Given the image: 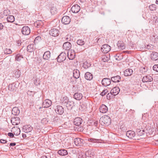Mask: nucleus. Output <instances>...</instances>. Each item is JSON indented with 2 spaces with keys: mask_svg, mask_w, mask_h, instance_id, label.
I'll return each mask as SVG.
<instances>
[{
  "mask_svg": "<svg viewBox=\"0 0 158 158\" xmlns=\"http://www.w3.org/2000/svg\"><path fill=\"white\" fill-rule=\"evenodd\" d=\"M66 55L65 53L64 52L61 53L57 58V62H61L63 61L66 59Z\"/></svg>",
  "mask_w": 158,
  "mask_h": 158,
  "instance_id": "obj_3",
  "label": "nucleus"
},
{
  "mask_svg": "<svg viewBox=\"0 0 158 158\" xmlns=\"http://www.w3.org/2000/svg\"><path fill=\"white\" fill-rule=\"evenodd\" d=\"M66 40L70 41L73 38V37L70 35H67L64 38Z\"/></svg>",
  "mask_w": 158,
  "mask_h": 158,
  "instance_id": "obj_49",
  "label": "nucleus"
},
{
  "mask_svg": "<svg viewBox=\"0 0 158 158\" xmlns=\"http://www.w3.org/2000/svg\"><path fill=\"white\" fill-rule=\"evenodd\" d=\"M136 132L138 135L140 136L142 135L145 133V131L144 130H141L140 129H137Z\"/></svg>",
  "mask_w": 158,
  "mask_h": 158,
  "instance_id": "obj_37",
  "label": "nucleus"
},
{
  "mask_svg": "<svg viewBox=\"0 0 158 158\" xmlns=\"http://www.w3.org/2000/svg\"><path fill=\"white\" fill-rule=\"evenodd\" d=\"M80 76L79 71L77 69H74L73 71V76L75 78L77 79Z\"/></svg>",
  "mask_w": 158,
  "mask_h": 158,
  "instance_id": "obj_31",
  "label": "nucleus"
},
{
  "mask_svg": "<svg viewBox=\"0 0 158 158\" xmlns=\"http://www.w3.org/2000/svg\"><path fill=\"white\" fill-rule=\"evenodd\" d=\"M110 49L111 47L107 44L103 45L101 48V51L105 53L109 52Z\"/></svg>",
  "mask_w": 158,
  "mask_h": 158,
  "instance_id": "obj_4",
  "label": "nucleus"
},
{
  "mask_svg": "<svg viewBox=\"0 0 158 158\" xmlns=\"http://www.w3.org/2000/svg\"><path fill=\"white\" fill-rule=\"evenodd\" d=\"M22 32L23 34L27 35L30 33V30L27 26H24L22 29Z\"/></svg>",
  "mask_w": 158,
  "mask_h": 158,
  "instance_id": "obj_8",
  "label": "nucleus"
},
{
  "mask_svg": "<svg viewBox=\"0 0 158 158\" xmlns=\"http://www.w3.org/2000/svg\"><path fill=\"white\" fill-rule=\"evenodd\" d=\"M62 101L63 103L65 105L68 102L69 100L68 98L67 97H65L63 98Z\"/></svg>",
  "mask_w": 158,
  "mask_h": 158,
  "instance_id": "obj_48",
  "label": "nucleus"
},
{
  "mask_svg": "<svg viewBox=\"0 0 158 158\" xmlns=\"http://www.w3.org/2000/svg\"><path fill=\"white\" fill-rule=\"evenodd\" d=\"M34 49V45L33 44H31L28 45L27 48V51L30 52H32Z\"/></svg>",
  "mask_w": 158,
  "mask_h": 158,
  "instance_id": "obj_38",
  "label": "nucleus"
},
{
  "mask_svg": "<svg viewBox=\"0 0 158 158\" xmlns=\"http://www.w3.org/2000/svg\"><path fill=\"white\" fill-rule=\"evenodd\" d=\"M71 44L68 42L64 43L63 45V49L67 50H69L71 48Z\"/></svg>",
  "mask_w": 158,
  "mask_h": 158,
  "instance_id": "obj_20",
  "label": "nucleus"
},
{
  "mask_svg": "<svg viewBox=\"0 0 158 158\" xmlns=\"http://www.w3.org/2000/svg\"><path fill=\"white\" fill-rule=\"evenodd\" d=\"M27 94L28 95H29L30 96H33L35 93L33 92L28 91L27 92Z\"/></svg>",
  "mask_w": 158,
  "mask_h": 158,
  "instance_id": "obj_55",
  "label": "nucleus"
},
{
  "mask_svg": "<svg viewBox=\"0 0 158 158\" xmlns=\"http://www.w3.org/2000/svg\"><path fill=\"white\" fill-rule=\"evenodd\" d=\"M19 86V83L18 82H15L10 84L8 86V89L10 91H16Z\"/></svg>",
  "mask_w": 158,
  "mask_h": 158,
  "instance_id": "obj_2",
  "label": "nucleus"
},
{
  "mask_svg": "<svg viewBox=\"0 0 158 158\" xmlns=\"http://www.w3.org/2000/svg\"><path fill=\"white\" fill-rule=\"evenodd\" d=\"M73 97L76 100H80L83 97V95L81 93H77L74 94Z\"/></svg>",
  "mask_w": 158,
  "mask_h": 158,
  "instance_id": "obj_24",
  "label": "nucleus"
},
{
  "mask_svg": "<svg viewBox=\"0 0 158 158\" xmlns=\"http://www.w3.org/2000/svg\"><path fill=\"white\" fill-rule=\"evenodd\" d=\"M149 8L150 10L153 11L156 10V7L155 4H152L149 6Z\"/></svg>",
  "mask_w": 158,
  "mask_h": 158,
  "instance_id": "obj_41",
  "label": "nucleus"
},
{
  "mask_svg": "<svg viewBox=\"0 0 158 158\" xmlns=\"http://www.w3.org/2000/svg\"><path fill=\"white\" fill-rule=\"evenodd\" d=\"M4 52L5 54H10L12 53V51L10 49L6 48L5 49Z\"/></svg>",
  "mask_w": 158,
  "mask_h": 158,
  "instance_id": "obj_45",
  "label": "nucleus"
},
{
  "mask_svg": "<svg viewBox=\"0 0 158 158\" xmlns=\"http://www.w3.org/2000/svg\"><path fill=\"white\" fill-rule=\"evenodd\" d=\"M21 74V72L19 69H17L15 72V74L17 77H19L20 76Z\"/></svg>",
  "mask_w": 158,
  "mask_h": 158,
  "instance_id": "obj_51",
  "label": "nucleus"
},
{
  "mask_svg": "<svg viewBox=\"0 0 158 158\" xmlns=\"http://www.w3.org/2000/svg\"><path fill=\"white\" fill-rule=\"evenodd\" d=\"M34 81V83L35 85L37 86L40 84V78H36L35 79Z\"/></svg>",
  "mask_w": 158,
  "mask_h": 158,
  "instance_id": "obj_43",
  "label": "nucleus"
},
{
  "mask_svg": "<svg viewBox=\"0 0 158 158\" xmlns=\"http://www.w3.org/2000/svg\"><path fill=\"white\" fill-rule=\"evenodd\" d=\"M120 89L118 87H115L113 88L110 91V94L115 96L118 94Z\"/></svg>",
  "mask_w": 158,
  "mask_h": 158,
  "instance_id": "obj_18",
  "label": "nucleus"
},
{
  "mask_svg": "<svg viewBox=\"0 0 158 158\" xmlns=\"http://www.w3.org/2000/svg\"><path fill=\"white\" fill-rule=\"evenodd\" d=\"M98 124V121H95L94 123V125L95 126L97 127Z\"/></svg>",
  "mask_w": 158,
  "mask_h": 158,
  "instance_id": "obj_61",
  "label": "nucleus"
},
{
  "mask_svg": "<svg viewBox=\"0 0 158 158\" xmlns=\"http://www.w3.org/2000/svg\"><path fill=\"white\" fill-rule=\"evenodd\" d=\"M52 104V102L49 99L45 100L43 103V106L44 108H48Z\"/></svg>",
  "mask_w": 158,
  "mask_h": 158,
  "instance_id": "obj_14",
  "label": "nucleus"
},
{
  "mask_svg": "<svg viewBox=\"0 0 158 158\" xmlns=\"http://www.w3.org/2000/svg\"><path fill=\"white\" fill-rule=\"evenodd\" d=\"M50 12L52 15L56 13L57 10L56 8L54 6L52 7L50 10Z\"/></svg>",
  "mask_w": 158,
  "mask_h": 158,
  "instance_id": "obj_40",
  "label": "nucleus"
},
{
  "mask_svg": "<svg viewBox=\"0 0 158 158\" xmlns=\"http://www.w3.org/2000/svg\"><path fill=\"white\" fill-rule=\"evenodd\" d=\"M7 20L8 22L13 23L15 21L14 17L12 15H9L7 17Z\"/></svg>",
  "mask_w": 158,
  "mask_h": 158,
  "instance_id": "obj_35",
  "label": "nucleus"
},
{
  "mask_svg": "<svg viewBox=\"0 0 158 158\" xmlns=\"http://www.w3.org/2000/svg\"><path fill=\"white\" fill-rule=\"evenodd\" d=\"M55 111L57 114H62L64 112V109L62 106H57L55 109Z\"/></svg>",
  "mask_w": 158,
  "mask_h": 158,
  "instance_id": "obj_6",
  "label": "nucleus"
},
{
  "mask_svg": "<svg viewBox=\"0 0 158 158\" xmlns=\"http://www.w3.org/2000/svg\"><path fill=\"white\" fill-rule=\"evenodd\" d=\"M51 57V53L50 51H47L45 52L43 55V58L44 60H48Z\"/></svg>",
  "mask_w": 158,
  "mask_h": 158,
  "instance_id": "obj_23",
  "label": "nucleus"
},
{
  "mask_svg": "<svg viewBox=\"0 0 158 158\" xmlns=\"http://www.w3.org/2000/svg\"><path fill=\"white\" fill-rule=\"evenodd\" d=\"M15 131L13 132L14 134L16 135H19L20 132V130L19 128H15Z\"/></svg>",
  "mask_w": 158,
  "mask_h": 158,
  "instance_id": "obj_44",
  "label": "nucleus"
},
{
  "mask_svg": "<svg viewBox=\"0 0 158 158\" xmlns=\"http://www.w3.org/2000/svg\"><path fill=\"white\" fill-rule=\"evenodd\" d=\"M82 122V119L80 117L76 118L73 121L74 124L76 126H79L81 124Z\"/></svg>",
  "mask_w": 158,
  "mask_h": 158,
  "instance_id": "obj_19",
  "label": "nucleus"
},
{
  "mask_svg": "<svg viewBox=\"0 0 158 158\" xmlns=\"http://www.w3.org/2000/svg\"><path fill=\"white\" fill-rule=\"evenodd\" d=\"M152 20L153 21V22H154L155 24H156L158 23V17L155 16L154 17L153 19Z\"/></svg>",
  "mask_w": 158,
  "mask_h": 158,
  "instance_id": "obj_53",
  "label": "nucleus"
},
{
  "mask_svg": "<svg viewBox=\"0 0 158 158\" xmlns=\"http://www.w3.org/2000/svg\"><path fill=\"white\" fill-rule=\"evenodd\" d=\"M99 110L100 112L105 113L108 111V108L105 105L102 104L100 106Z\"/></svg>",
  "mask_w": 158,
  "mask_h": 158,
  "instance_id": "obj_17",
  "label": "nucleus"
},
{
  "mask_svg": "<svg viewBox=\"0 0 158 158\" xmlns=\"http://www.w3.org/2000/svg\"><path fill=\"white\" fill-rule=\"evenodd\" d=\"M111 82V80L109 78H104L102 81V85L105 86H107L110 85Z\"/></svg>",
  "mask_w": 158,
  "mask_h": 158,
  "instance_id": "obj_9",
  "label": "nucleus"
},
{
  "mask_svg": "<svg viewBox=\"0 0 158 158\" xmlns=\"http://www.w3.org/2000/svg\"><path fill=\"white\" fill-rule=\"evenodd\" d=\"M91 66V64L90 63H88L87 61H86L83 63V64L82 65L83 67L85 69H87Z\"/></svg>",
  "mask_w": 158,
  "mask_h": 158,
  "instance_id": "obj_39",
  "label": "nucleus"
},
{
  "mask_svg": "<svg viewBox=\"0 0 158 158\" xmlns=\"http://www.w3.org/2000/svg\"><path fill=\"white\" fill-rule=\"evenodd\" d=\"M150 58L152 60H156L158 59V53L153 52L150 55Z\"/></svg>",
  "mask_w": 158,
  "mask_h": 158,
  "instance_id": "obj_15",
  "label": "nucleus"
},
{
  "mask_svg": "<svg viewBox=\"0 0 158 158\" xmlns=\"http://www.w3.org/2000/svg\"><path fill=\"white\" fill-rule=\"evenodd\" d=\"M73 104L74 102L73 101H69L65 105L68 109H71L73 108Z\"/></svg>",
  "mask_w": 158,
  "mask_h": 158,
  "instance_id": "obj_33",
  "label": "nucleus"
},
{
  "mask_svg": "<svg viewBox=\"0 0 158 158\" xmlns=\"http://www.w3.org/2000/svg\"><path fill=\"white\" fill-rule=\"evenodd\" d=\"M85 78L88 80H91L93 78V76L92 74L89 72H86L85 75Z\"/></svg>",
  "mask_w": 158,
  "mask_h": 158,
  "instance_id": "obj_28",
  "label": "nucleus"
},
{
  "mask_svg": "<svg viewBox=\"0 0 158 158\" xmlns=\"http://www.w3.org/2000/svg\"><path fill=\"white\" fill-rule=\"evenodd\" d=\"M117 46L119 49H123L125 48L124 44L122 41H118L117 44Z\"/></svg>",
  "mask_w": 158,
  "mask_h": 158,
  "instance_id": "obj_27",
  "label": "nucleus"
},
{
  "mask_svg": "<svg viewBox=\"0 0 158 158\" xmlns=\"http://www.w3.org/2000/svg\"><path fill=\"white\" fill-rule=\"evenodd\" d=\"M10 14V11L9 10H4L3 12V14L5 16H7Z\"/></svg>",
  "mask_w": 158,
  "mask_h": 158,
  "instance_id": "obj_54",
  "label": "nucleus"
},
{
  "mask_svg": "<svg viewBox=\"0 0 158 158\" xmlns=\"http://www.w3.org/2000/svg\"><path fill=\"white\" fill-rule=\"evenodd\" d=\"M15 145H16V143H10V146H14Z\"/></svg>",
  "mask_w": 158,
  "mask_h": 158,
  "instance_id": "obj_64",
  "label": "nucleus"
},
{
  "mask_svg": "<svg viewBox=\"0 0 158 158\" xmlns=\"http://www.w3.org/2000/svg\"><path fill=\"white\" fill-rule=\"evenodd\" d=\"M58 153L60 156H64L67 155L68 152L65 149H61L58 151Z\"/></svg>",
  "mask_w": 158,
  "mask_h": 158,
  "instance_id": "obj_30",
  "label": "nucleus"
},
{
  "mask_svg": "<svg viewBox=\"0 0 158 158\" xmlns=\"http://www.w3.org/2000/svg\"><path fill=\"white\" fill-rule=\"evenodd\" d=\"M83 140L80 138H76L74 139V143L77 146H81L82 145Z\"/></svg>",
  "mask_w": 158,
  "mask_h": 158,
  "instance_id": "obj_22",
  "label": "nucleus"
},
{
  "mask_svg": "<svg viewBox=\"0 0 158 158\" xmlns=\"http://www.w3.org/2000/svg\"><path fill=\"white\" fill-rule=\"evenodd\" d=\"M20 113V110L16 107H13L12 110V114L15 115H17Z\"/></svg>",
  "mask_w": 158,
  "mask_h": 158,
  "instance_id": "obj_26",
  "label": "nucleus"
},
{
  "mask_svg": "<svg viewBox=\"0 0 158 158\" xmlns=\"http://www.w3.org/2000/svg\"><path fill=\"white\" fill-rule=\"evenodd\" d=\"M11 122L13 125H17L20 123V119L18 117L13 118L11 119Z\"/></svg>",
  "mask_w": 158,
  "mask_h": 158,
  "instance_id": "obj_12",
  "label": "nucleus"
},
{
  "mask_svg": "<svg viewBox=\"0 0 158 158\" xmlns=\"http://www.w3.org/2000/svg\"><path fill=\"white\" fill-rule=\"evenodd\" d=\"M0 142L1 143H4L6 142V140L3 139H1L0 140Z\"/></svg>",
  "mask_w": 158,
  "mask_h": 158,
  "instance_id": "obj_62",
  "label": "nucleus"
},
{
  "mask_svg": "<svg viewBox=\"0 0 158 158\" xmlns=\"http://www.w3.org/2000/svg\"><path fill=\"white\" fill-rule=\"evenodd\" d=\"M8 135V136L11 138H13L14 137V133L13 134L11 132L9 133Z\"/></svg>",
  "mask_w": 158,
  "mask_h": 158,
  "instance_id": "obj_60",
  "label": "nucleus"
},
{
  "mask_svg": "<svg viewBox=\"0 0 158 158\" xmlns=\"http://www.w3.org/2000/svg\"><path fill=\"white\" fill-rule=\"evenodd\" d=\"M41 40V37L40 36H38L36 37L34 40V43L35 44H37Z\"/></svg>",
  "mask_w": 158,
  "mask_h": 158,
  "instance_id": "obj_42",
  "label": "nucleus"
},
{
  "mask_svg": "<svg viewBox=\"0 0 158 158\" xmlns=\"http://www.w3.org/2000/svg\"><path fill=\"white\" fill-rule=\"evenodd\" d=\"M23 55L20 54H18L16 55L15 60L17 61H20L23 59Z\"/></svg>",
  "mask_w": 158,
  "mask_h": 158,
  "instance_id": "obj_36",
  "label": "nucleus"
},
{
  "mask_svg": "<svg viewBox=\"0 0 158 158\" xmlns=\"http://www.w3.org/2000/svg\"><path fill=\"white\" fill-rule=\"evenodd\" d=\"M146 48L148 49L152 50L153 48V46L152 45H147Z\"/></svg>",
  "mask_w": 158,
  "mask_h": 158,
  "instance_id": "obj_59",
  "label": "nucleus"
},
{
  "mask_svg": "<svg viewBox=\"0 0 158 158\" xmlns=\"http://www.w3.org/2000/svg\"><path fill=\"white\" fill-rule=\"evenodd\" d=\"M99 140L96 139H94L93 138H89L88 139V141L91 142L92 143H98Z\"/></svg>",
  "mask_w": 158,
  "mask_h": 158,
  "instance_id": "obj_50",
  "label": "nucleus"
},
{
  "mask_svg": "<svg viewBox=\"0 0 158 158\" xmlns=\"http://www.w3.org/2000/svg\"><path fill=\"white\" fill-rule=\"evenodd\" d=\"M107 92V90L106 89V90H103L102 92V93H101L100 94V95L101 96H103L106 94Z\"/></svg>",
  "mask_w": 158,
  "mask_h": 158,
  "instance_id": "obj_58",
  "label": "nucleus"
},
{
  "mask_svg": "<svg viewBox=\"0 0 158 158\" xmlns=\"http://www.w3.org/2000/svg\"><path fill=\"white\" fill-rule=\"evenodd\" d=\"M133 72V70L131 69H127L124 72V75L126 76H130L132 74Z\"/></svg>",
  "mask_w": 158,
  "mask_h": 158,
  "instance_id": "obj_29",
  "label": "nucleus"
},
{
  "mask_svg": "<svg viewBox=\"0 0 158 158\" xmlns=\"http://www.w3.org/2000/svg\"><path fill=\"white\" fill-rule=\"evenodd\" d=\"M135 133L134 131H128L126 133V135L130 139H133L135 135Z\"/></svg>",
  "mask_w": 158,
  "mask_h": 158,
  "instance_id": "obj_21",
  "label": "nucleus"
},
{
  "mask_svg": "<svg viewBox=\"0 0 158 158\" xmlns=\"http://www.w3.org/2000/svg\"><path fill=\"white\" fill-rule=\"evenodd\" d=\"M61 22L64 24H68L70 22V19L68 16H64L62 19Z\"/></svg>",
  "mask_w": 158,
  "mask_h": 158,
  "instance_id": "obj_13",
  "label": "nucleus"
},
{
  "mask_svg": "<svg viewBox=\"0 0 158 158\" xmlns=\"http://www.w3.org/2000/svg\"><path fill=\"white\" fill-rule=\"evenodd\" d=\"M120 79L121 77L119 76H116L112 77L111 78V81L114 82H119Z\"/></svg>",
  "mask_w": 158,
  "mask_h": 158,
  "instance_id": "obj_32",
  "label": "nucleus"
},
{
  "mask_svg": "<svg viewBox=\"0 0 158 158\" xmlns=\"http://www.w3.org/2000/svg\"><path fill=\"white\" fill-rule=\"evenodd\" d=\"M67 56L69 60H73L75 56L74 51L72 50L69 51L67 53Z\"/></svg>",
  "mask_w": 158,
  "mask_h": 158,
  "instance_id": "obj_10",
  "label": "nucleus"
},
{
  "mask_svg": "<svg viewBox=\"0 0 158 158\" xmlns=\"http://www.w3.org/2000/svg\"><path fill=\"white\" fill-rule=\"evenodd\" d=\"M109 57H107L106 56H103V58L102 59V60L104 62L107 61L109 60Z\"/></svg>",
  "mask_w": 158,
  "mask_h": 158,
  "instance_id": "obj_56",
  "label": "nucleus"
},
{
  "mask_svg": "<svg viewBox=\"0 0 158 158\" xmlns=\"http://www.w3.org/2000/svg\"><path fill=\"white\" fill-rule=\"evenodd\" d=\"M154 70L158 72V65H155L153 67Z\"/></svg>",
  "mask_w": 158,
  "mask_h": 158,
  "instance_id": "obj_57",
  "label": "nucleus"
},
{
  "mask_svg": "<svg viewBox=\"0 0 158 158\" xmlns=\"http://www.w3.org/2000/svg\"><path fill=\"white\" fill-rule=\"evenodd\" d=\"M77 43L78 45L82 46L85 44V42L82 40H77Z\"/></svg>",
  "mask_w": 158,
  "mask_h": 158,
  "instance_id": "obj_47",
  "label": "nucleus"
},
{
  "mask_svg": "<svg viewBox=\"0 0 158 158\" xmlns=\"http://www.w3.org/2000/svg\"><path fill=\"white\" fill-rule=\"evenodd\" d=\"M3 28V25L2 23H0V30H2Z\"/></svg>",
  "mask_w": 158,
  "mask_h": 158,
  "instance_id": "obj_63",
  "label": "nucleus"
},
{
  "mask_svg": "<svg viewBox=\"0 0 158 158\" xmlns=\"http://www.w3.org/2000/svg\"><path fill=\"white\" fill-rule=\"evenodd\" d=\"M33 129V127L30 125L24 126L23 127V131L25 133L31 132Z\"/></svg>",
  "mask_w": 158,
  "mask_h": 158,
  "instance_id": "obj_16",
  "label": "nucleus"
},
{
  "mask_svg": "<svg viewBox=\"0 0 158 158\" xmlns=\"http://www.w3.org/2000/svg\"><path fill=\"white\" fill-rule=\"evenodd\" d=\"M111 122L110 118L107 115L102 117L99 120V123L102 126H108L110 124Z\"/></svg>",
  "mask_w": 158,
  "mask_h": 158,
  "instance_id": "obj_1",
  "label": "nucleus"
},
{
  "mask_svg": "<svg viewBox=\"0 0 158 158\" xmlns=\"http://www.w3.org/2000/svg\"><path fill=\"white\" fill-rule=\"evenodd\" d=\"M153 78L152 77L149 75H148L143 77L142 79V81L143 82H151L153 81Z\"/></svg>",
  "mask_w": 158,
  "mask_h": 158,
  "instance_id": "obj_7",
  "label": "nucleus"
},
{
  "mask_svg": "<svg viewBox=\"0 0 158 158\" xmlns=\"http://www.w3.org/2000/svg\"><path fill=\"white\" fill-rule=\"evenodd\" d=\"M86 156L91 157L94 155L93 150H89L86 152Z\"/></svg>",
  "mask_w": 158,
  "mask_h": 158,
  "instance_id": "obj_34",
  "label": "nucleus"
},
{
  "mask_svg": "<svg viewBox=\"0 0 158 158\" xmlns=\"http://www.w3.org/2000/svg\"><path fill=\"white\" fill-rule=\"evenodd\" d=\"M48 118H43L41 120V123H43V124H46L48 123Z\"/></svg>",
  "mask_w": 158,
  "mask_h": 158,
  "instance_id": "obj_52",
  "label": "nucleus"
},
{
  "mask_svg": "<svg viewBox=\"0 0 158 158\" xmlns=\"http://www.w3.org/2000/svg\"><path fill=\"white\" fill-rule=\"evenodd\" d=\"M147 71V68L146 67H141L140 69V73H144Z\"/></svg>",
  "mask_w": 158,
  "mask_h": 158,
  "instance_id": "obj_46",
  "label": "nucleus"
},
{
  "mask_svg": "<svg viewBox=\"0 0 158 158\" xmlns=\"http://www.w3.org/2000/svg\"><path fill=\"white\" fill-rule=\"evenodd\" d=\"M59 32H60L59 30L56 28L52 29L49 31L50 35L54 37H56L58 36L59 34Z\"/></svg>",
  "mask_w": 158,
  "mask_h": 158,
  "instance_id": "obj_5",
  "label": "nucleus"
},
{
  "mask_svg": "<svg viewBox=\"0 0 158 158\" xmlns=\"http://www.w3.org/2000/svg\"><path fill=\"white\" fill-rule=\"evenodd\" d=\"M44 25L43 22L41 20H38L35 22L34 23V26L37 28L42 27Z\"/></svg>",
  "mask_w": 158,
  "mask_h": 158,
  "instance_id": "obj_25",
  "label": "nucleus"
},
{
  "mask_svg": "<svg viewBox=\"0 0 158 158\" xmlns=\"http://www.w3.org/2000/svg\"><path fill=\"white\" fill-rule=\"evenodd\" d=\"M80 10V6L77 4L74 5L71 8V11L73 13H77L79 12Z\"/></svg>",
  "mask_w": 158,
  "mask_h": 158,
  "instance_id": "obj_11",
  "label": "nucleus"
}]
</instances>
